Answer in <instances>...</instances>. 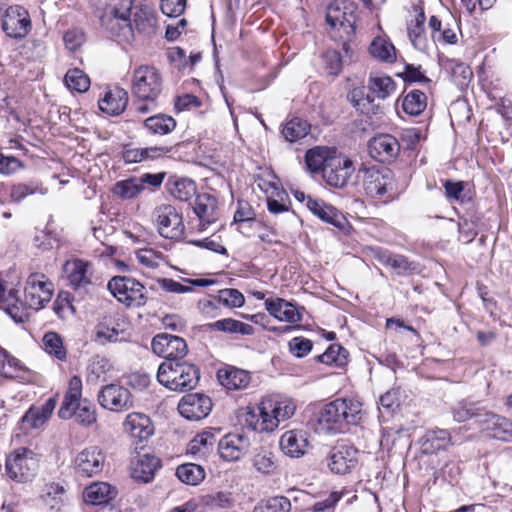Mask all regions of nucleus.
<instances>
[{"label": "nucleus", "mask_w": 512, "mask_h": 512, "mask_svg": "<svg viewBox=\"0 0 512 512\" xmlns=\"http://www.w3.org/2000/svg\"><path fill=\"white\" fill-rule=\"evenodd\" d=\"M54 292L53 283L42 273L30 274L25 283L22 301L19 290L9 287L0 279V309H3L16 323L28 322L35 312L50 302Z\"/></svg>", "instance_id": "f257e3e1"}, {"label": "nucleus", "mask_w": 512, "mask_h": 512, "mask_svg": "<svg viewBox=\"0 0 512 512\" xmlns=\"http://www.w3.org/2000/svg\"><path fill=\"white\" fill-rule=\"evenodd\" d=\"M296 406L291 399L279 396H266L256 409L245 414L244 425L259 433L273 432L280 424L292 417Z\"/></svg>", "instance_id": "f03ea898"}, {"label": "nucleus", "mask_w": 512, "mask_h": 512, "mask_svg": "<svg viewBox=\"0 0 512 512\" xmlns=\"http://www.w3.org/2000/svg\"><path fill=\"white\" fill-rule=\"evenodd\" d=\"M362 420V404L353 398H337L325 404L318 416V429L326 433H344Z\"/></svg>", "instance_id": "7ed1b4c3"}, {"label": "nucleus", "mask_w": 512, "mask_h": 512, "mask_svg": "<svg viewBox=\"0 0 512 512\" xmlns=\"http://www.w3.org/2000/svg\"><path fill=\"white\" fill-rule=\"evenodd\" d=\"M162 91L163 77L156 67L140 65L134 69L131 92L135 97L133 106L137 113L147 114L156 109Z\"/></svg>", "instance_id": "20e7f679"}, {"label": "nucleus", "mask_w": 512, "mask_h": 512, "mask_svg": "<svg viewBox=\"0 0 512 512\" xmlns=\"http://www.w3.org/2000/svg\"><path fill=\"white\" fill-rule=\"evenodd\" d=\"M82 380L79 376H73L68 385L61 407L58 410V416L67 420L75 417L77 423L90 426L96 422V408L90 401L83 399Z\"/></svg>", "instance_id": "39448f33"}, {"label": "nucleus", "mask_w": 512, "mask_h": 512, "mask_svg": "<svg viewBox=\"0 0 512 512\" xmlns=\"http://www.w3.org/2000/svg\"><path fill=\"white\" fill-rule=\"evenodd\" d=\"M199 379V369L194 364L186 361H163L157 371L158 382L176 392H185L194 389Z\"/></svg>", "instance_id": "423d86ee"}, {"label": "nucleus", "mask_w": 512, "mask_h": 512, "mask_svg": "<svg viewBox=\"0 0 512 512\" xmlns=\"http://www.w3.org/2000/svg\"><path fill=\"white\" fill-rule=\"evenodd\" d=\"M107 289L127 308H140L148 301L146 287L133 277L114 276L108 281Z\"/></svg>", "instance_id": "0eeeda50"}, {"label": "nucleus", "mask_w": 512, "mask_h": 512, "mask_svg": "<svg viewBox=\"0 0 512 512\" xmlns=\"http://www.w3.org/2000/svg\"><path fill=\"white\" fill-rule=\"evenodd\" d=\"M38 460L35 453L28 448H18L10 453L5 462V471L10 479L26 482L36 473Z\"/></svg>", "instance_id": "6e6552de"}, {"label": "nucleus", "mask_w": 512, "mask_h": 512, "mask_svg": "<svg viewBox=\"0 0 512 512\" xmlns=\"http://www.w3.org/2000/svg\"><path fill=\"white\" fill-rule=\"evenodd\" d=\"M158 232L167 239H180L184 234L182 215L170 204H161L153 211Z\"/></svg>", "instance_id": "1a4fd4ad"}, {"label": "nucleus", "mask_w": 512, "mask_h": 512, "mask_svg": "<svg viewBox=\"0 0 512 512\" xmlns=\"http://www.w3.org/2000/svg\"><path fill=\"white\" fill-rule=\"evenodd\" d=\"M151 347L156 355L169 362L182 361L188 353L187 343L183 338L167 333L154 336Z\"/></svg>", "instance_id": "9d476101"}, {"label": "nucleus", "mask_w": 512, "mask_h": 512, "mask_svg": "<svg viewBox=\"0 0 512 512\" xmlns=\"http://www.w3.org/2000/svg\"><path fill=\"white\" fill-rule=\"evenodd\" d=\"M353 172V161L350 158L341 154H333L328 159L322 176L327 185L334 188H343Z\"/></svg>", "instance_id": "9b49d317"}, {"label": "nucleus", "mask_w": 512, "mask_h": 512, "mask_svg": "<svg viewBox=\"0 0 512 512\" xmlns=\"http://www.w3.org/2000/svg\"><path fill=\"white\" fill-rule=\"evenodd\" d=\"M32 24L28 11L21 5L9 6L2 19V28L7 36L15 39L24 38L31 30Z\"/></svg>", "instance_id": "f8f14e48"}, {"label": "nucleus", "mask_w": 512, "mask_h": 512, "mask_svg": "<svg viewBox=\"0 0 512 512\" xmlns=\"http://www.w3.org/2000/svg\"><path fill=\"white\" fill-rule=\"evenodd\" d=\"M363 188L371 198H381L393 189L392 172L387 169L375 167L363 168Z\"/></svg>", "instance_id": "ddd939ff"}, {"label": "nucleus", "mask_w": 512, "mask_h": 512, "mask_svg": "<svg viewBox=\"0 0 512 512\" xmlns=\"http://www.w3.org/2000/svg\"><path fill=\"white\" fill-rule=\"evenodd\" d=\"M99 404L110 411L122 412L130 409L133 400L130 391L117 384H108L98 393Z\"/></svg>", "instance_id": "4468645a"}, {"label": "nucleus", "mask_w": 512, "mask_h": 512, "mask_svg": "<svg viewBox=\"0 0 512 512\" xmlns=\"http://www.w3.org/2000/svg\"><path fill=\"white\" fill-rule=\"evenodd\" d=\"M356 7L353 3L334 1L327 8L326 21L332 27L339 26L346 34L354 31Z\"/></svg>", "instance_id": "2eb2a0df"}, {"label": "nucleus", "mask_w": 512, "mask_h": 512, "mask_svg": "<svg viewBox=\"0 0 512 512\" xmlns=\"http://www.w3.org/2000/svg\"><path fill=\"white\" fill-rule=\"evenodd\" d=\"M212 409L211 399L204 394H187L178 404L179 413L188 420L198 421L207 417Z\"/></svg>", "instance_id": "dca6fc26"}, {"label": "nucleus", "mask_w": 512, "mask_h": 512, "mask_svg": "<svg viewBox=\"0 0 512 512\" xmlns=\"http://www.w3.org/2000/svg\"><path fill=\"white\" fill-rule=\"evenodd\" d=\"M105 456L97 446H90L79 452L75 458L77 472L85 477H92L103 469Z\"/></svg>", "instance_id": "f3484780"}, {"label": "nucleus", "mask_w": 512, "mask_h": 512, "mask_svg": "<svg viewBox=\"0 0 512 512\" xmlns=\"http://www.w3.org/2000/svg\"><path fill=\"white\" fill-rule=\"evenodd\" d=\"M368 151L370 156L379 162H390L398 156L400 144L390 134H379L369 141Z\"/></svg>", "instance_id": "a211bd4d"}, {"label": "nucleus", "mask_w": 512, "mask_h": 512, "mask_svg": "<svg viewBox=\"0 0 512 512\" xmlns=\"http://www.w3.org/2000/svg\"><path fill=\"white\" fill-rule=\"evenodd\" d=\"M358 463V450L350 444L337 445L329 457L328 466L335 474L349 473Z\"/></svg>", "instance_id": "6ab92c4d"}, {"label": "nucleus", "mask_w": 512, "mask_h": 512, "mask_svg": "<svg viewBox=\"0 0 512 512\" xmlns=\"http://www.w3.org/2000/svg\"><path fill=\"white\" fill-rule=\"evenodd\" d=\"M69 285L74 289L85 288L92 283L93 265L82 259L68 260L64 264Z\"/></svg>", "instance_id": "aec40b11"}, {"label": "nucleus", "mask_w": 512, "mask_h": 512, "mask_svg": "<svg viewBox=\"0 0 512 512\" xmlns=\"http://www.w3.org/2000/svg\"><path fill=\"white\" fill-rule=\"evenodd\" d=\"M248 437L239 433H229L218 443L220 456L227 461L239 460L249 449Z\"/></svg>", "instance_id": "412c9836"}, {"label": "nucleus", "mask_w": 512, "mask_h": 512, "mask_svg": "<svg viewBox=\"0 0 512 512\" xmlns=\"http://www.w3.org/2000/svg\"><path fill=\"white\" fill-rule=\"evenodd\" d=\"M265 309L279 321L295 324L302 321V313L298 307L282 298H268Z\"/></svg>", "instance_id": "4be33fe9"}, {"label": "nucleus", "mask_w": 512, "mask_h": 512, "mask_svg": "<svg viewBox=\"0 0 512 512\" xmlns=\"http://www.w3.org/2000/svg\"><path fill=\"white\" fill-rule=\"evenodd\" d=\"M217 208L218 201L214 196L208 193L197 195L193 210L200 222L199 230H205L208 225L216 222L218 218Z\"/></svg>", "instance_id": "5701e85b"}, {"label": "nucleus", "mask_w": 512, "mask_h": 512, "mask_svg": "<svg viewBox=\"0 0 512 512\" xmlns=\"http://www.w3.org/2000/svg\"><path fill=\"white\" fill-rule=\"evenodd\" d=\"M219 383L227 390H242L248 387L251 382V375L248 371L227 365L217 371Z\"/></svg>", "instance_id": "b1692460"}, {"label": "nucleus", "mask_w": 512, "mask_h": 512, "mask_svg": "<svg viewBox=\"0 0 512 512\" xmlns=\"http://www.w3.org/2000/svg\"><path fill=\"white\" fill-rule=\"evenodd\" d=\"M307 208L319 219L329 223L337 228H343L345 225V217L343 214L330 204L323 200L308 197L306 203Z\"/></svg>", "instance_id": "393cba45"}, {"label": "nucleus", "mask_w": 512, "mask_h": 512, "mask_svg": "<svg viewBox=\"0 0 512 512\" xmlns=\"http://www.w3.org/2000/svg\"><path fill=\"white\" fill-rule=\"evenodd\" d=\"M452 443V437L446 429H432L420 439V448L423 454H436L441 450H445Z\"/></svg>", "instance_id": "a878e982"}, {"label": "nucleus", "mask_w": 512, "mask_h": 512, "mask_svg": "<svg viewBox=\"0 0 512 512\" xmlns=\"http://www.w3.org/2000/svg\"><path fill=\"white\" fill-rule=\"evenodd\" d=\"M57 400L55 397H50L40 407H30L21 418L22 425L26 429H36L41 427L52 415Z\"/></svg>", "instance_id": "bb28decb"}, {"label": "nucleus", "mask_w": 512, "mask_h": 512, "mask_svg": "<svg viewBox=\"0 0 512 512\" xmlns=\"http://www.w3.org/2000/svg\"><path fill=\"white\" fill-rule=\"evenodd\" d=\"M128 101V92L116 86L107 91L104 97L99 100V108L109 115H120L126 109Z\"/></svg>", "instance_id": "cd10ccee"}, {"label": "nucleus", "mask_w": 512, "mask_h": 512, "mask_svg": "<svg viewBox=\"0 0 512 512\" xmlns=\"http://www.w3.org/2000/svg\"><path fill=\"white\" fill-rule=\"evenodd\" d=\"M129 16L120 15V13L103 12L100 16V22L112 36H122L127 39L133 32Z\"/></svg>", "instance_id": "c85d7f7f"}, {"label": "nucleus", "mask_w": 512, "mask_h": 512, "mask_svg": "<svg viewBox=\"0 0 512 512\" xmlns=\"http://www.w3.org/2000/svg\"><path fill=\"white\" fill-rule=\"evenodd\" d=\"M215 283L216 280L206 278H183L182 282H178L171 278H161L158 280V284L162 290L175 294L191 293L194 291V287H207L214 285Z\"/></svg>", "instance_id": "c756f323"}, {"label": "nucleus", "mask_w": 512, "mask_h": 512, "mask_svg": "<svg viewBox=\"0 0 512 512\" xmlns=\"http://www.w3.org/2000/svg\"><path fill=\"white\" fill-rule=\"evenodd\" d=\"M308 446L306 433L301 430L285 432L280 438L282 451L290 457H301L305 454Z\"/></svg>", "instance_id": "7c9ffc66"}, {"label": "nucleus", "mask_w": 512, "mask_h": 512, "mask_svg": "<svg viewBox=\"0 0 512 512\" xmlns=\"http://www.w3.org/2000/svg\"><path fill=\"white\" fill-rule=\"evenodd\" d=\"M124 429L131 437L140 441L147 440L153 434V427L148 416L131 413L126 417Z\"/></svg>", "instance_id": "2f4dec72"}, {"label": "nucleus", "mask_w": 512, "mask_h": 512, "mask_svg": "<svg viewBox=\"0 0 512 512\" xmlns=\"http://www.w3.org/2000/svg\"><path fill=\"white\" fill-rule=\"evenodd\" d=\"M167 191L179 201H189L196 195L197 188L193 180L176 175L170 176L166 183Z\"/></svg>", "instance_id": "473e14b6"}, {"label": "nucleus", "mask_w": 512, "mask_h": 512, "mask_svg": "<svg viewBox=\"0 0 512 512\" xmlns=\"http://www.w3.org/2000/svg\"><path fill=\"white\" fill-rule=\"evenodd\" d=\"M96 339L104 342H122L126 341L128 334L118 323H115L111 317H103L95 327Z\"/></svg>", "instance_id": "72a5a7b5"}, {"label": "nucleus", "mask_w": 512, "mask_h": 512, "mask_svg": "<svg viewBox=\"0 0 512 512\" xmlns=\"http://www.w3.org/2000/svg\"><path fill=\"white\" fill-rule=\"evenodd\" d=\"M160 460L148 454L140 456L131 468L133 479L147 483L154 477L155 471L160 467Z\"/></svg>", "instance_id": "f704fd0d"}, {"label": "nucleus", "mask_w": 512, "mask_h": 512, "mask_svg": "<svg viewBox=\"0 0 512 512\" xmlns=\"http://www.w3.org/2000/svg\"><path fill=\"white\" fill-rule=\"evenodd\" d=\"M374 257L381 264L391 267L399 275L407 274L415 269L413 263L409 262L405 256L391 253L385 249H376Z\"/></svg>", "instance_id": "c9c22d12"}, {"label": "nucleus", "mask_w": 512, "mask_h": 512, "mask_svg": "<svg viewBox=\"0 0 512 512\" xmlns=\"http://www.w3.org/2000/svg\"><path fill=\"white\" fill-rule=\"evenodd\" d=\"M116 495V490L106 482L92 483L85 488L83 497L86 503L91 505H100L107 503Z\"/></svg>", "instance_id": "e433bc0d"}, {"label": "nucleus", "mask_w": 512, "mask_h": 512, "mask_svg": "<svg viewBox=\"0 0 512 512\" xmlns=\"http://www.w3.org/2000/svg\"><path fill=\"white\" fill-rule=\"evenodd\" d=\"M425 20V13L421 10L416 18L410 21L407 26L409 39L412 45L419 51H426L429 47L424 28Z\"/></svg>", "instance_id": "4c0bfd02"}, {"label": "nucleus", "mask_w": 512, "mask_h": 512, "mask_svg": "<svg viewBox=\"0 0 512 512\" xmlns=\"http://www.w3.org/2000/svg\"><path fill=\"white\" fill-rule=\"evenodd\" d=\"M211 331H219L229 334L252 335L254 328L252 325L235 320L232 318H223L207 325Z\"/></svg>", "instance_id": "58836bf2"}, {"label": "nucleus", "mask_w": 512, "mask_h": 512, "mask_svg": "<svg viewBox=\"0 0 512 512\" xmlns=\"http://www.w3.org/2000/svg\"><path fill=\"white\" fill-rule=\"evenodd\" d=\"M368 89L372 98L386 99L396 89L393 79L386 75H371L368 80Z\"/></svg>", "instance_id": "ea45409f"}, {"label": "nucleus", "mask_w": 512, "mask_h": 512, "mask_svg": "<svg viewBox=\"0 0 512 512\" xmlns=\"http://www.w3.org/2000/svg\"><path fill=\"white\" fill-rule=\"evenodd\" d=\"M43 502L51 510L59 511L65 504L67 499L66 490L63 485L59 483L46 484L42 494Z\"/></svg>", "instance_id": "a19ab883"}, {"label": "nucleus", "mask_w": 512, "mask_h": 512, "mask_svg": "<svg viewBox=\"0 0 512 512\" xmlns=\"http://www.w3.org/2000/svg\"><path fill=\"white\" fill-rule=\"evenodd\" d=\"M176 476L181 482L196 486L204 480L205 470L201 465L185 463L177 467Z\"/></svg>", "instance_id": "79ce46f5"}, {"label": "nucleus", "mask_w": 512, "mask_h": 512, "mask_svg": "<svg viewBox=\"0 0 512 512\" xmlns=\"http://www.w3.org/2000/svg\"><path fill=\"white\" fill-rule=\"evenodd\" d=\"M369 51L374 58L383 62L392 63L396 59L395 46L383 37H376L372 41Z\"/></svg>", "instance_id": "37998d69"}, {"label": "nucleus", "mask_w": 512, "mask_h": 512, "mask_svg": "<svg viewBox=\"0 0 512 512\" xmlns=\"http://www.w3.org/2000/svg\"><path fill=\"white\" fill-rule=\"evenodd\" d=\"M332 155L327 148L316 146L309 149L305 154V163L311 173L324 171V167Z\"/></svg>", "instance_id": "c03bdc74"}, {"label": "nucleus", "mask_w": 512, "mask_h": 512, "mask_svg": "<svg viewBox=\"0 0 512 512\" xmlns=\"http://www.w3.org/2000/svg\"><path fill=\"white\" fill-rule=\"evenodd\" d=\"M44 350L54 358L65 361L67 358V350L64 346L61 335L54 331H49L42 338Z\"/></svg>", "instance_id": "a18cd8bd"}, {"label": "nucleus", "mask_w": 512, "mask_h": 512, "mask_svg": "<svg viewBox=\"0 0 512 512\" xmlns=\"http://www.w3.org/2000/svg\"><path fill=\"white\" fill-rule=\"evenodd\" d=\"M310 125L301 118H292L285 123L282 129V135L288 142H296L304 138L309 133Z\"/></svg>", "instance_id": "49530a36"}, {"label": "nucleus", "mask_w": 512, "mask_h": 512, "mask_svg": "<svg viewBox=\"0 0 512 512\" xmlns=\"http://www.w3.org/2000/svg\"><path fill=\"white\" fill-rule=\"evenodd\" d=\"M144 126L153 134L165 135L175 129L176 121L171 116L157 114L147 118Z\"/></svg>", "instance_id": "de8ad7c7"}, {"label": "nucleus", "mask_w": 512, "mask_h": 512, "mask_svg": "<svg viewBox=\"0 0 512 512\" xmlns=\"http://www.w3.org/2000/svg\"><path fill=\"white\" fill-rule=\"evenodd\" d=\"M144 187L138 178L132 177L118 181L113 188V193L123 200L134 199L142 193Z\"/></svg>", "instance_id": "09e8293b"}, {"label": "nucleus", "mask_w": 512, "mask_h": 512, "mask_svg": "<svg viewBox=\"0 0 512 512\" xmlns=\"http://www.w3.org/2000/svg\"><path fill=\"white\" fill-rule=\"evenodd\" d=\"M427 106V97L425 93L420 90L410 91L403 99L402 107L403 110L411 115H420Z\"/></svg>", "instance_id": "8fccbe9b"}, {"label": "nucleus", "mask_w": 512, "mask_h": 512, "mask_svg": "<svg viewBox=\"0 0 512 512\" xmlns=\"http://www.w3.org/2000/svg\"><path fill=\"white\" fill-rule=\"evenodd\" d=\"M348 99L358 111L362 114H375L376 106L373 104L374 98L365 94L363 88H355L348 94Z\"/></svg>", "instance_id": "3c124183"}, {"label": "nucleus", "mask_w": 512, "mask_h": 512, "mask_svg": "<svg viewBox=\"0 0 512 512\" xmlns=\"http://www.w3.org/2000/svg\"><path fill=\"white\" fill-rule=\"evenodd\" d=\"M64 81L66 86L76 92H86L90 87L88 75L79 68L69 69L65 74Z\"/></svg>", "instance_id": "603ef678"}, {"label": "nucleus", "mask_w": 512, "mask_h": 512, "mask_svg": "<svg viewBox=\"0 0 512 512\" xmlns=\"http://www.w3.org/2000/svg\"><path fill=\"white\" fill-rule=\"evenodd\" d=\"M156 22V18L151 11L140 9L134 14L132 28L140 33L150 35L155 32Z\"/></svg>", "instance_id": "864d4df0"}, {"label": "nucleus", "mask_w": 512, "mask_h": 512, "mask_svg": "<svg viewBox=\"0 0 512 512\" xmlns=\"http://www.w3.org/2000/svg\"><path fill=\"white\" fill-rule=\"evenodd\" d=\"M254 468L262 474H273L277 469L274 454L265 449L258 451L253 457Z\"/></svg>", "instance_id": "5fc2aeb1"}, {"label": "nucleus", "mask_w": 512, "mask_h": 512, "mask_svg": "<svg viewBox=\"0 0 512 512\" xmlns=\"http://www.w3.org/2000/svg\"><path fill=\"white\" fill-rule=\"evenodd\" d=\"M290 510V500L284 496H276L259 503L253 512H290Z\"/></svg>", "instance_id": "6e6d98bb"}, {"label": "nucleus", "mask_w": 512, "mask_h": 512, "mask_svg": "<svg viewBox=\"0 0 512 512\" xmlns=\"http://www.w3.org/2000/svg\"><path fill=\"white\" fill-rule=\"evenodd\" d=\"M348 352L340 345L332 344L318 356V360L325 364L342 366L346 363Z\"/></svg>", "instance_id": "4d7b16f0"}, {"label": "nucleus", "mask_w": 512, "mask_h": 512, "mask_svg": "<svg viewBox=\"0 0 512 512\" xmlns=\"http://www.w3.org/2000/svg\"><path fill=\"white\" fill-rule=\"evenodd\" d=\"M218 301L228 308H238L244 305V295L237 289L227 288L218 291Z\"/></svg>", "instance_id": "13d9d810"}, {"label": "nucleus", "mask_w": 512, "mask_h": 512, "mask_svg": "<svg viewBox=\"0 0 512 512\" xmlns=\"http://www.w3.org/2000/svg\"><path fill=\"white\" fill-rule=\"evenodd\" d=\"M39 191L42 193V188L37 183H18L12 186L10 196L12 201L20 202L27 196L35 194Z\"/></svg>", "instance_id": "bf43d9fd"}, {"label": "nucleus", "mask_w": 512, "mask_h": 512, "mask_svg": "<svg viewBox=\"0 0 512 512\" xmlns=\"http://www.w3.org/2000/svg\"><path fill=\"white\" fill-rule=\"evenodd\" d=\"M476 408L477 405L474 403L460 401L452 408L453 419L459 423L473 419Z\"/></svg>", "instance_id": "052dcab7"}, {"label": "nucleus", "mask_w": 512, "mask_h": 512, "mask_svg": "<svg viewBox=\"0 0 512 512\" xmlns=\"http://www.w3.org/2000/svg\"><path fill=\"white\" fill-rule=\"evenodd\" d=\"M221 303L218 301V297L213 296L207 299L199 300L197 308L199 312L207 318H216L221 315Z\"/></svg>", "instance_id": "680f3d73"}, {"label": "nucleus", "mask_w": 512, "mask_h": 512, "mask_svg": "<svg viewBox=\"0 0 512 512\" xmlns=\"http://www.w3.org/2000/svg\"><path fill=\"white\" fill-rule=\"evenodd\" d=\"M499 421H496L494 425H492L491 435L494 438L503 440V441H511L512 440V422L504 417L499 416Z\"/></svg>", "instance_id": "e2e57ef3"}, {"label": "nucleus", "mask_w": 512, "mask_h": 512, "mask_svg": "<svg viewBox=\"0 0 512 512\" xmlns=\"http://www.w3.org/2000/svg\"><path fill=\"white\" fill-rule=\"evenodd\" d=\"M134 0H100L103 12L130 15Z\"/></svg>", "instance_id": "0e129e2a"}, {"label": "nucleus", "mask_w": 512, "mask_h": 512, "mask_svg": "<svg viewBox=\"0 0 512 512\" xmlns=\"http://www.w3.org/2000/svg\"><path fill=\"white\" fill-rule=\"evenodd\" d=\"M110 368L109 361L104 357H95L88 366V381H97Z\"/></svg>", "instance_id": "69168bd1"}, {"label": "nucleus", "mask_w": 512, "mask_h": 512, "mask_svg": "<svg viewBox=\"0 0 512 512\" xmlns=\"http://www.w3.org/2000/svg\"><path fill=\"white\" fill-rule=\"evenodd\" d=\"M160 9L167 17H179L186 9V0H161Z\"/></svg>", "instance_id": "338daca9"}, {"label": "nucleus", "mask_w": 512, "mask_h": 512, "mask_svg": "<svg viewBox=\"0 0 512 512\" xmlns=\"http://www.w3.org/2000/svg\"><path fill=\"white\" fill-rule=\"evenodd\" d=\"M498 417L499 415L477 406L473 419L481 430L489 431L492 425H494L496 421H499Z\"/></svg>", "instance_id": "774afa93"}]
</instances>
